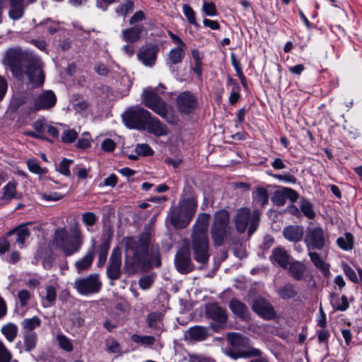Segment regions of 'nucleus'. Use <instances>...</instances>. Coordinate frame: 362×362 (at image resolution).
<instances>
[{"mask_svg":"<svg viewBox=\"0 0 362 362\" xmlns=\"http://www.w3.org/2000/svg\"><path fill=\"white\" fill-rule=\"evenodd\" d=\"M102 281L98 274H90L85 277L76 278L73 287L82 296H90L98 293L102 288Z\"/></svg>","mask_w":362,"mask_h":362,"instance_id":"nucleus-8","label":"nucleus"},{"mask_svg":"<svg viewBox=\"0 0 362 362\" xmlns=\"http://www.w3.org/2000/svg\"><path fill=\"white\" fill-rule=\"evenodd\" d=\"M330 297V303L334 310L345 311L349 308V304L345 296H342L339 298L337 295L331 294Z\"/></svg>","mask_w":362,"mask_h":362,"instance_id":"nucleus-35","label":"nucleus"},{"mask_svg":"<svg viewBox=\"0 0 362 362\" xmlns=\"http://www.w3.org/2000/svg\"><path fill=\"white\" fill-rule=\"evenodd\" d=\"M304 242L308 250H322L329 242V235L320 226H309Z\"/></svg>","mask_w":362,"mask_h":362,"instance_id":"nucleus-9","label":"nucleus"},{"mask_svg":"<svg viewBox=\"0 0 362 362\" xmlns=\"http://www.w3.org/2000/svg\"><path fill=\"white\" fill-rule=\"evenodd\" d=\"M135 151L138 155L144 156H151L153 154V149L146 144H138Z\"/></svg>","mask_w":362,"mask_h":362,"instance_id":"nucleus-60","label":"nucleus"},{"mask_svg":"<svg viewBox=\"0 0 362 362\" xmlns=\"http://www.w3.org/2000/svg\"><path fill=\"white\" fill-rule=\"evenodd\" d=\"M57 298V289L54 286H46V295L42 299L44 308H49L55 304Z\"/></svg>","mask_w":362,"mask_h":362,"instance_id":"nucleus-36","label":"nucleus"},{"mask_svg":"<svg viewBox=\"0 0 362 362\" xmlns=\"http://www.w3.org/2000/svg\"><path fill=\"white\" fill-rule=\"evenodd\" d=\"M81 220L87 231L93 232V227L98 221V216L93 212L87 211L81 214Z\"/></svg>","mask_w":362,"mask_h":362,"instance_id":"nucleus-41","label":"nucleus"},{"mask_svg":"<svg viewBox=\"0 0 362 362\" xmlns=\"http://www.w3.org/2000/svg\"><path fill=\"white\" fill-rule=\"evenodd\" d=\"M12 358L11 353L6 348L0 341V362H11Z\"/></svg>","mask_w":362,"mask_h":362,"instance_id":"nucleus-61","label":"nucleus"},{"mask_svg":"<svg viewBox=\"0 0 362 362\" xmlns=\"http://www.w3.org/2000/svg\"><path fill=\"white\" fill-rule=\"evenodd\" d=\"M144 30V27L143 25H135L131 28L123 30L122 32V37L125 42L133 44L141 38Z\"/></svg>","mask_w":362,"mask_h":362,"instance_id":"nucleus-24","label":"nucleus"},{"mask_svg":"<svg viewBox=\"0 0 362 362\" xmlns=\"http://www.w3.org/2000/svg\"><path fill=\"white\" fill-rule=\"evenodd\" d=\"M260 219V212L255 209L252 213L247 208H241L236 212L234 218L236 229L243 233L248 227V235H251L257 228Z\"/></svg>","mask_w":362,"mask_h":362,"instance_id":"nucleus-5","label":"nucleus"},{"mask_svg":"<svg viewBox=\"0 0 362 362\" xmlns=\"http://www.w3.org/2000/svg\"><path fill=\"white\" fill-rule=\"evenodd\" d=\"M337 244L343 250H351L354 247V237L350 233H346L344 237L337 238Z\"/></svg>","mask_w":362,"mask_h":362,"instance_id":"nucleus-42","label":"nucleus"},{"mask_svg":"<svg viewBox=\"0 0 362 362\" xmlns=\"http://www.w3.org/2000/svg\"><path fill=\"white\" fill-rule=\"evenodd\" d=\"M131 338L134 343L144 346H151L153 345L156 341L155 338L152 336H141L134 334L132 335Z\"/></svg>","mask_w":362,"mask_h":362,"instance_id":"nucleus-45","label":"nucleus"},{"mask_svg":"<svg viewBox=\"0 0 362 362\" xmlns=\"http://www.w3.org/2000/svg\"><path fill=\"white\" fill-rule=\"evenodd\" d=\"M186 47L177 46L172 49L167 58V64L168 65L171 71H175V65L180 64L182 62V59L185 54Z\"/></svg>","mask_w":362,"mask_h":362,"instance_id":"nucleus-23","label":"nucleus"},{"mask_svg":"<svg viewBox=\"0 0 362 362\" xmlns=\"http://www.w3.org/2000/svg\"><path fill=\"white\" fill-rule=\"evenodd\" d=\"M341 268L344 274L353 283H358L359 279L355 272V271L346 262L341 263Z\"/></svg>","mask_w":362,"mask_h":362,"instance_id":"nucleus-52","label":"nucleus"},{"mask_svg":"<svg viewBox=\"0 0 362 362\" xmlns=\"http://www.w3.org/2000/svg\"><path fill=\"white\" fill-rule=\"evenodd\" d=\"M144 130H147L150 134L156 136H165L168 133L166 125L162 124L158 119L153 117L151 114H150L149 118L147 119Z\"/></svg>","mask_w":362,"mask_h":362,"instance_id":"nucleus-20","label":"nucleus"},{"mask_svg":"<svg viewBox=\"0 0 362 362\" xmlns=\"http://www.w3.org/2000/svg\"><path fill=\"white\" fill-rule=\"evenodd\" d=\"M95 258V246L92 245L87 250V252L81 258L76 261L74 266L78 274H82L89 270L93 264Z\"/></svg>","mask_w":362,"mask_h":362,"instance_id":"nucleus-19","label":"nucleus"},{"mask_svg":"<svg viewBox=\"0 0 362 362\" xmlns=\"http://www.w3.org/2000/svg\"><path fill=\"white\" fill-rule=\"evenodd\" d=\"M209 219L210 214L206 213L199 214L193 226L192 233L208 235Z\"/></svg>","mask_w":362,"mask_h":362,"instance_id":"nucleus-28","label":"nucleus"},{"mask_svg":"<svg viewBox=\"0 0 362 362\" xmlns=\"http://www.w3.org/2000/svg\"><path fill=\"white\" fill-rule=\"evenodd\" d=\"M187 334L189 338L197 341L204 340L208 335L207 329L201 326H194L189 328Z\"/></svg>","mask_w":362,"mask_h":362,"instance_id":"nucleus-39","label":"nucleus"},{"mask_svg":"<svg viewBox=\"0 0 362 362\" xmlns=\"http://www.w3.org/2000/svg\"><path fill=\"white\" fill-rule=\"evenodd\" d=\"M16 189V183L10 181L3 187V199H11L14 197Z\"/></svg>","mask_w":362,"mask_h":362,"instance_id":"nucleus-50","label":"nucleus"},{"mask_svg":"<svg viewBox=\"0 0 362 362\" xmlns=\"http://www.w3.org/2000/svg\"><path fill=\"white\" fill-rule=\"evenodd\" d=\"M175 265L181 274H188L192 271L193 264L188 247H182L177 251L175 257Z\"/></svg>","mask_w":362,"mask_h":362,"instance_id":"nucleus-15","label":"nucleus"},{"mask_svg":"<svg viewBox=\"0 0 362 362\" xmlns=\"http://www.w3.org/2000/svg\"><path fill=\"white\" fill-rule=\"evenodd\" d=\"M73 160L67 158H64L57 168V170L62 175L70 177L71 172L69 170L70 165L73 163Z\"/></svg>","mask_w":362,"mask_h":362,"instance_id":"nucleus-54","label":"nucleus"},{"mask_svg":"<svg viewBox=\"0 0 362 362\" xmlns=\"http://www.w3.org/2000/svg\"><path fill=\"white\" fill-rule=\"evenodd\" d=\"M158 51V49L156 46H143L140 48L137 57L144 65L152 67L156 63Z\"/></svg>","mask_w":362,"mask_h":362,"instance_id":"nucleus-17","label":"nucleus"},{"mask_svg":"<svg viewBox=\"0 0 362 362\" xmlns=\"http://www.w3.org/2000/svg\"><path fill=\"white\" fill-rule=\"evenodd\" d=\"M178 206L182 211L189 222L191 221L197 209V202L193 198H187L180 202Z\"/></svg>","mask_w":362,"mask_h":362,"instance_id":"nucleus-27","label":"nucleus"},{"mask_svg":"<svg viewBox=\"0 0 362 362\" xmlns=\"http://www.w3.org/2000/svg\"><path fill=\"white\" fill-rule=\"evenodd\" d=\"M6 59L13 76L18 80L25 74L33 88H38L45 82L43 64L40 58L32 53H23L19 49H10Z\"/></svg>","mask_w":362,"mask_h":362,"instance_id":"nucleus-1","label":"nucleus"},{"mask_svg":"<svg viewBox=\"0 0 362 362\" xmlns=\"http://www.w3.org/2000/svg\"><path fill=\"white\" fill-rule=\"evenodd\" d=\"M150 112L139 106L129 107L122 115L123 122L129 129L144 130Z\"/></svg>","mask_w":362,"mask_h":362,"instance_id":"nucleus-7","label":"nucleus"},{"mask_svg":"<svg viewBox=\"0 0 362 362\" xmlns=\"http://www.w3.org/2000/svg\"><path fill=\"white\" fill-rule=\"evenodd\" d=\"M206 315L207 317L216 322L219 325L226 322L227 315L226 310L217 303H210L206 305Z\"/></svg>","mask_w":362,"mask_h":362,"instance_id":"nucleus-18","label":"nucleus"},{"mask_svg":"<svg viewBox=\"0 0 362 362\" xmlns=\"http://www.w3.org/2000/svg\"><path fill=\"white\" fill-rule=\"evenodd\" d=\"M10 233L16 235V243L20 248L24 247L26 240H28L30 235V232L26 227V225L19 226L11 231Z\"/></svg>","mask_w":362,"mask_h":362,"instance_id":"nucleus-32","label":"nucleus"},{"mask_svg":"<svg viewBox=\"0 0 362 362\" xmlns=\"http://www.w3.org/2000/svg\"><path fill=\"white\" fill-rule=\"evenodd\" d=\"M182 11H183V13L185 16L186 18L187 19L188 22L190 24H192L196 27L199 26V25L196 21L195 12L189 4H186L183 5Z\"/></svg>","mask_w":362,"mask_h":362,"instance_id":"nucleus-49","label":"nucleus"},{"mask_svg":"<svg viewBox=\"0 0 362 362\" xmlns=\"http://www.w3.org/2000/svg\"><path fill=\"white\" fill-rule=\"evenodd\" d=\"M1 259L8 264H14L20 261L21 254L18 251L13 250L8 252Z\"/></svg>","mask_w":362,"mask_h":362,"instance_id":"nucleus-56","label":"nucleus"},{"mask_svg":"<svg viewBox=\"0 0 362 362\" xmlns=\"http://www.w3.org/2000/svg\"><path fill=\"white\" fill-rule=\"evenodd\" d=\"M252 309L259 316L267 320H274L276 317L274 307L262 298H257L254 300Z\"/></svg>","mask_w":362,"mask_h":362,"instance_id":"nucleus-16","label":"nucleus"},{"mask_svg":"<svg viewBox=\"0 0 362 362\" xmlns=\"http://www.w3.org/2000/svg\"><path fill=\"white\" fill-rule=\"evenodd\" d=\"M290 258L291 255L288 251L282 247L274 248L270 256V259L283 269L288 268Z\"/></svg>","mask_w":362,"mask_h":362,"instance_id":"nucleus-21","label":"nucleus"},{"mask_svg":"<svg viewBox=\"0 0 362 362\" xmlns=\"http://www.w3.org/2000/svg\"><path fill=\"white\" fill-rule=\"evenodd\" d=\"M78 133L74 129H67L62 134V141L66 144L73 143L77 138Z\"/></svg>","mask_w":362,"mask_h":362,"instance_id":"nucleus-55","label":"nucleus"},{"mask_svg":"<svg viewBox=\"0 0 362 362\" xmlns=\"http://www.w3.org/2000/svg\"><path fill=\"white\" fill-rule=\"evenodd\" d=\"M192 250L194 259L202 264L209 259L208 235L192 233Z\"/></svg>","mask_w":362,"mask_h":362,"instance_id":"nucleus-11","label":"nucleus"},{"mask_svg":"<svg viewBox=\"0 0 362 362\" xmlns=\"http://www.w3.org/2000/svg\"><path fill=\"white\" fill-rule=\"evenodd\" d=\"M156 88L151 87L144 88L142 93V101L146 107L164 118L168 115V108L164 100L156 93Z\"/></svg>","mask_w":362,"mask_h":362,"instance_id":"nucleus-10","label":"nucleus"},{"mask_svg":"<svg viewBox=\"0 0 362 362\" xmlns=\"http://www.w3.org/2000/svg\"><path fill=\"white\" fill-rule=\"evenodd\" d=\"M146 20V15L142 11H137L129 19V23L132 25H139V23Z\"/></svg>","mask_w":362,"mask_h":362,"instance_id":"nucleus-63","label":"nucleus"},{"mask_svg":"<svg viewBox=\"0 0 362 362\" xmlns=\"http://www.w3.org/2000/svg\"><path fill=\"white\" fill-rule=\"evenodd\" d=\"M169 218L171 224L177 228H185L189 223L179 206L170 209Z\"/></svg>","mask_w":362,"mask_h":362,"instance_id":"nucleus-22","label":"nucleus"},{"mask_svg":"<svg viewBox=\"0 0 362 362\" xmlns=\"http://www.w3.org/2000/svg\"><path fill=\"white\" fill-rule=\"evenodd\" d=\"M154 281V276L147 274L141 276L139 280V284L141 289L147 290L153 284Z\"/></svg>","mask_w":362,"mask_h":362,"instance_id":"nucleus-57","label":"nucleus"},{"mask_svg":"<svg viewBox=\"0 0 362 362\" xmlns=\"http://www.w3.org/2000/svg\"><path fill=\"white\" fill-rule=\"evenodd\" d=\"M84 243V236L76 224L69 230L65 227L55 229L53 244L61 250L65 256H71L80 251Z\"/></svg>","mask_w":362,"mask_h":362,"instance_id":"nucleus-3","label":"nucleus"},{"mask_svg":"<svg viewBox=\"0 0 362 362\" xmlns=\"http://www.w3.org/2000/svg\"><path fill=\"white\" fill-rule=\"evenodd\" d=\"M27 165L29 170L35 174L45 175L47 173V170L42 168L38 162L35 159H29L27 162Z\"/></svg>","mask_w":362,"mask_h":362,"instance_id":"nucleus-53","label":"nucleus"},{"mask_svg":"<svg viewBox=\"0 0 362 362\" xmlns=\"http://www.w3.org/2000/svg\"><path fill=\"white\" fill-rule=\"evenodd\" d=\"M176 105L180 113L188 115L197 108V98L190 91H184L177 95Z\"/></svg>","mask_w":362,"mask_h":362,"instance_id":"nucleus-13","label":"nucleus"},{"mask_svg":"<svg viewBox=\"0 0 362 362\" xmlns=\"http://www.w3.org/2000/svg\"><path fill=\"white\" fill-rule=\"evenodd\" d=\"M112 232H109L107 237L102 238V243L99 247L98 251V265L101 267H103L106 262L107 254L110 247V241L112 239Z\"/></svg>","mask_w":362,"mask_h":362,"instance_id":"nucleus-31","label":"nucleus"},{"mask_svg":"<svg viewBox=\"0 0 362 362\" xmlns=\"http://www.w3.org/2000/svg\"><path fill=\"white\" fill-rule=\"evenodd\" d=\"M162 317V314L159 312L150 313L147 317V323L148 326L153 329H158L160 327Z\"/></svg>","mask_w":362,"mask_h":362,"instance_id":"nucleus-47","label":"nucleus"},{"mask_svg":"<svg viewBox=\"0 0 362 362\" xmlns=\"http://www.w3.org/2000/svg\"><path fill=\"white\" fill-rule=\"evenodd\" d=\"M41 325V320L37 316L25 318L21 322L23 332H35L33 330Z\"/></svg>","mask_w":362,"mask_h":362,"instance_id":"nucleus-38","label":"nucleus"},{"mask_svg":"<svg viewBox=\"0 0 362 362\" xmlns=\"http://www.w3.org/2000/svg\"><path fill=\"white\" fill-rule=\"evenodd\" d=\"M288 269L291 276L296 281L303 280L307 272L306 265L298 260L291 262L288 266Z\"/></svg>","mask_w":362,"mask_h":362,"instance_id":"nucleus-25","label":"nucleus"},{"mask_svg":"<svg viewBox=\"0 0 362 362\" xmlns=\"http://www.w3.org/2000/svg\"><path fill=\"white\" fill-rule=\"evenodd\" d=\"M134 3L132 0H125L115 8L116 13L119 16L126 17L127 15L133 11Z\"/></svg>","mask_w":362,"mask_h":362,"instance_id":"nucleus-43","label":"nucleus"},{"mask_svg":"<svg viewBox=\"0 0 362 362\" xmlns=\"http://www.w3.org/2000/svg\"><path fill=\"white\" fill-rule=\"evenodd\" d=\"M47 121L45 118H40L33 124V127L37 134H42L47 128Z\"/></svg>","mask_w":362,"mask_h":362,"instance_id":"nucleus-62","label":"nucleus"},{"mask_svg":"<svg viewBox=\"0 0 362 362\" xmlns=\"http://www.w3.org/2000/svg\"><path fill=\"white\" fill-rule=\"evenodd\" d=\"M64 197V194L57 192H51L48 194L45 193L40 194V199L46 202H57L62 199Z\"/></svg>","mask_w":362,"mask_h":362,"instance_id":"nucleus-58","label":"nucleus"},{"mask_svg":"<svg viewBox=\"0 0 362 362\" xmlns=\"http://www.w3.org/2000/svg\"><path fill=\"white\" fill-rule=\"evenodd\" d=\"M283 235L287 240L297 243L303 238V228L302 226L297 225L288 226L284 228Z\"/></svg>","mask_w":362,"mask_h":362,"instance_id":"nucleus-26","label":"nucleus"},{"mask_svg":"<svg viewBox=\"0 0 362 362\" xmlns=\"http://www.w3.org/2000/svg\"><path fill=\"white\" fill-rule=\"evenodd\" d=\"M300 208L304 216L308 218L313 219L315 216L313 204L308 200L303 199L300 202Z\"/></svg>","mask_w":362,"mask_h":362,"instance_id":"nucleus-48","label":"nucleus"},{"mask_svg":"<svg viewBox=\"0 0 362 362\" xmlns=\"http://www.w3.org/2000/svg\"><path fill=\"white\" fill-rule=\"evenodd\" d=\"M123 242L126 259L136 269L145 270L151 266L159 267L161 265L158 252L151 255L148 253L150 240L147 235H142L139 238L127 237Z\"/></svg>","mask_w":362,"mask_h":362,"instance_id":"nucleus-2","label":"nucleus"},{"mask_svg":"<svg viewBox=\"0 0 362 362\" xmlns=\"http://www.w3.org/2000/svg\"><path fill=\"white\" fill-rule=\"evenodd\" d=\"M57 95L51 90H43L33 100V109L35 111L49 110L57 103Z\"/></svg>","mask_w":362,"mask_h":362,"instance_id":"nucleus-14","label":"nucleus"},{"mask_svg":"<svg viewBox=\"0 0 362 362\" xmlns=\"http://www.w3.org/2000/svg\"><path fill=\"white\" fill-rule=\"evenodd\" d=\"M9 16L13 20L21 18L24 14V7L23 3L12 0L11 1V8L9 10Z\"/></svg>","mask_w":362,"mask_h":362,"instance_id":"nucleus-37","label":"nucleus"},{"mask_svg":"<svg viewBox=\"0 0 362 362\" xmlns=\"http://www.w3.org/2000/svg\"><path fill=\"white\" fill-rule=\"evenodd\" d=\"M227 339L232 349L226 351V354L231 358H249L259 356L261 351L250 345L248 338L238 334L228 333Z\"/></svg>","mask_w":362,"mask_h":362,"instance_id":"nucleus-4","label":"nucleus"},{"mask_svg":"<svg viewBox=\"0 0 362 362\" xmlns=\"http://www.w3.org/2000/svg\"><path fill=\"white\" fill-rule=\"evenodd\" d=\"M277 294L283 300L294 298L298 292L295 285L291 283H287L277 290Z\"/></svg>","mask_w":362,"mask_h":362,"instance_id":"nucleus-33","label":"nucleus"},{"mask_svg":"<svg viewBox=\"0 0 362 362\" xmlns=\"http://www.w3.org/2000/svg\"><path fill=\"white\" fill-rule=\"evenodd\" d=\"M18 298L20 300L21 305L24 307L27 305L30 298V293L26 289L21 290L18 293Z\"/></svg>","mask_w":362,"mask_h":362,"instance_id":"nucleus-64","label":"nucleus"},{"mask_svg":"<svg viewBox=\"0 0 362 362\" xmlns=\"http://www.w3.org/2000/svg\"><path fill=\"white\" fill-rule=\"evenodd\" d=\"M57 341L60 349L66 352H71L74 350V346L71 340L64 334L57 335Z\"/></svg>","mask_w":362,"mask_h":362,"instance_id":"nucleus-46","label":"nucleus"},{"mask_svg":"<svg viewBox=\"0 0 362 362\" xmlns=\"http://www.w3.org/2000/svg\"><path fill=\"white\" fill-rule=\"evenodd\" d=\"M37 341L36 332H23V343L26 351L29 352L33 350L36 346Z\"/></svg>","mask_w":362,"mask_h":362,"instance_id":"nucleus-40","label":"nucleus"},{"mask_svg":"<svg viewBox=\"0 0 362 362\" xmlns=\"http://www.w3.org/2000/svg\"><path fill=\"white\" fill-rule=\"evenodd\" d=\"M122 250L119 247L113 248L109 259V265L107 267L106 274L112 280H117L122 276Z\"/></svg>","mask_w":362,"mask_h":362,"instance_id":"nucleus-12","label":"nucleus"},{"mask_svg":"<svg viewBox=\"0 0 362 362\" xmlns=\"http://www.w3.org/2000/svg\"><path fill=\"white\" fill-rule=\"evenodd\" d=\"M272 202L274 203V204L278 206H281L284 205L286 202V197L284 187L281 189L276 190L274 192L272 197Z\"/></svg>","mask_w":362,"mask_h":362,"instance_id":"nucleus-51","label":"nucleus"},{"mask_svg":"<svg viewBox=\"0 0 362 362\" xmlns=\"http://www.w3.org/2000/svg\"><path fill=\"white\" fill-rule=\"evenodd\" d=\"M229 214L221 210L214 215V222L211 227V237L216 246L222 245L230 232Z\"/></svg>","mask_w":362,"mask_h":362,"instance_id":"nucleus-6","label":"nucleus"},{"mask_svg":"<svg viewBox=\"0 0 362 362\" xmlns=\"http://www.w3.org/2000/svg\"><path fill=\"white\" fill-rule=\"evenodd\" d=\"M268 190L262 187H257L255 191L253 192V202L256 204H259L262 206H264L268 204Z\"/></svg>","mask_w":362,"mask_h":362,"instance_id":"nucleus-34","label":"nucleus"},{"mask_svg":"<svg viewBox=\"0 0 362 362\" xmlns=\"http://www.w3.org/2000/svg\"><path fill=\"white\" fill-rule=\"evenodd\" d=\"M202 10L204 13L209 16H216L218 15L216 5L213 2L204 1Z\"/></svg>","mask_w":362,"mask_h":362,"instance_id":"nucleus-59","label":"nucleus"},{"mask_svg":"<svg viewBox=\"0 0 362 362\" xmlns=\"http://www.w3.org/2000/svg\"><path fill=\"white\" fill-rule=\"evenodd\" d=\"M1 332L8 341L12 342L17 336L18 327L15 324L8 323L2 327Z\"/></svg>","mask_w":362,"mask_h":362,"instance_id":"nucleus-44","label":"nucleus"},{"mask_svg":"<svg viewBox=\"0 0 362 362\" xmlns=\"http://www.w3.org/2000/svg\"><path fill=\"white\" fill-rule=\"evenodd\" d=\"M230 309L234 315L244 320L250 319V313L247 307L236 299L230 300L229 304Z\"/></svg>","mask_w":362,"mask_h":362,"instance_id":"nucleus-30","label":"nucleus"},{"mask_svg":"<svg viewBox=\"0 0 362 362\" xmlns=\"http://www.w3.org/2000/svg\"><path fill=\"white\" fill-rule=\"evenodd\" d=\"M308 256L314 266L321 272L324 276L327 277L329 276V264L325 262L317 252L309 251Z\"/></svg>","mask_w":362,"mask_h":362,"instance_id":"nucleus-29","label":"nucleus"}]
</instances>
